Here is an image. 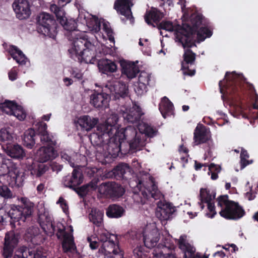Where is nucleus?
I'll return each instance as SVG.
<instances>
[{"mask_svg": "<svg viewBox=\"0 0 258 258\" xmlns=\"http://www.w3.org/2000/svg\"><path fill=\"white\" fill-rule=\"evenodd\" d=\"M108 174L109 177L116 180H127L131 175V168L127 164L121 163L115 166Z\"/></svg>", "mask_w": 258, "mask_h": 258, "instance_id": "20", "label": "nucleus"}, {"mask_svg": "<svg viewBox=\"0 0 258 258\" xmlns=\"http://www.w3.org/2000/svg\"><path fill=\"white\" fill-rule=\"evenodd\" d=\"M8 52L16 61L17 63L21 65L25 64L27 57L23 52L20 50L17 46L11 45L8 49Z\"/></svg>", "mask_w": 258, "mask_h": 258, "instance_id": "33", "label": "nucleus"}, {"mask_svg": "<svg viewBox=\"0 0 258 258\" xmlns=\"http://www.w3.org/2000/svg\"><path fill=\"white\" fill-rule=\"evenodd\" d=\"M116 240L112 238L109 242L102 243L99 251L104 255L112 254L116 256V258L123 257V252L120 249L118 244L116 243Z\"/></svg>", "mask_w": 258, "mask_h": 258, "instance_id": "19", "label": "nucleus"}, {"mask_svg": "<svg viewBox=\"0 0 258 258\" xmlns=\"http://www.w3.org/2000/svg\"><path fill=\"white\" fill-rule=\"evenodd\" d=\"M55 232L58 239L62 240V247L64 252L67 253L69 256L71 254H77L73 234L66 231V227L62 223H57Z\"/></svg>", "mask_w": 258, "mask_h": 258, "instance_id": "11", "label": "nucleus"}, {"mask_svg": "<svg viewBox=\"0 0 258 258\" xmlns=\"http://www.w3.org/2000/svg\"><path fill=\"white\" fill-rule=\"evenodd\" d=\"M249 158V155L246 150L242 149L240 153V164L242 168H244L249 164V161L247 160Z\"/></svg>", "mask_w": 258, "mask_h": 258, "instance_id": "49", "label": "nucleus"}, {"mask_svg": "<svg viewBox=\"0 0 258 258\" xmlns=\"http://www.w3.org/2000/svg\"><path fill=\"white\" fill-rule=\"evenodd\" d=\"M177 244L183 253L184 258H203L200 253L195 254L196 248L186 241V236L181 235Z\"/></svg>", "mask_w": 258, "mask_h": 258, "instance_id": "18", "label": "nucleus"}, {"mask_svg": "<svg viewBox=\"0 0 258 258\" xmlns=\"http://www.w3.org/2000/svg\"><path fill=\"white\" fill-rule=\"evenodd\" d=\"M19 235L14 231L5 234L1 253L4 258H12L19 243Z\"/></svg>", "mask_w": 258, "mask_h": 258, "instance_id": "13", "label": "nucleus"}, {"mask_svg": "<svg viewBox=\"0 0 258 258\" xmlns=\"http://www.w3.org/2000/svg\"><path fill=\"white\" fill-rule=\"evenodd\" d=\"M109 90L111 96L103 91H95L90 96V104L98 109H105L109 106L110 98L114 100L124 99L128 95V86L122 82H115L110 85Z\"/></svg>", "mask_w": 258, "mask_h": 258, "instance_id": "5", "label": "nucleus"}, {"mask_svg": "<svg viewBox=\"0 0 258 258\" xmlns=\"http://www.w3.org/2000/svg\"><path fill=\"white\" fill-rule=\"evenodd\" d=\"M118 118L116 115L107 118L103 123L97 126V133L94 136H98L103 141L102 137H108L109 141L106 146L107 155L111 158H115L121 155H125L130 150L137 149L144 144L140 134L133 126H128L120 130L117 128L116 124Z\"/></svg>", "mask_w": 258, "mask_h": 258, "instance_id": "1", "label": "nucleus"}, {"mask_svg": "<svg viewBox=\"0 0 258 258\" xmlns=\"http://www.w3.org/2000/svg\"><path fill=\"white\" fill-rule=\"evenodd\" d=\"M61 157L62 159L67 161L71 167L73 168L76 167L75 166L74 160L67 153L65 152H61Z\"/></svg>", "mask_w": 258, "mask_h": 258, "instance_id": "54", "label": "nucleus"}, {"mask_svg": "<svg viewBox=\"0 0 258 258\" xmlns=\"http://www.w3.org/2000/svg\"><path fill=\"white\" fill-rule=\"evenodd\" d=\"M56 203L60 205V206L64 213L67 214L69 212V206L66 200L64 198L61 197H59Z\"/></svg>", "mask_w": 258, "mask_h": 258, "instance_id": "53", "label": "nucleus"}, {"mask_svg": "<svg viewBox=\"0 0 258 258\" xmlns=\"http://www.w3.org/2000/svg\"><path fill=\"white\" fill-rule=\"evenodd\" d=\"M13 196L12 191L7 186H0V209H4L3 207L5 205V200L12 198Z\"/></svg>", "mask_w": 258, "mask_h": 258, "instance_id": "41", "label": "nucleus"}, {"mask_svg": "<svg viewBox=\"0 0 258 258\" xmlns=\"http://www.w3.org/2000/svg\"><path fill=\"white\" fill-rule=\"evenodd\" d=\"M207 203L208 204V209L209 212L211 213V214L207 213V215L209 217L212 218L216 214L214 204L213 203H212L211 202H207Z\"/></svg>", "mask_w": 258, "mask_h": 258, "instance_id": "55", "label": "nucleus"}, {"mask_svg": "<svg viewBox=\"0 0 258 258\" xmlns=\"http://www.w3.org/2000/svg\"><path fill=\"white\" fill-rule=\"evenodd\" d=\"M87 240L88 242L89 243V245L90 248L92 249H97L100 245V243L97 242L96 240H92L91 238L88 237Z\"/></svg>", "mask_w": 258, "mask_h": 258, "instance_id": "57", "label": "nucleus"}, {"mask_svg": "<svg viewBox=\"0 0 258 258\" xmlns=\"http://www.w3.org/2000/svg\"><path fill=\"white\" fill-rule=\"evenodd\" d=\"M97 66L100 73L107 76H110L117 71V66L116 62L108 59L98 60Z\"/></svg>", "mask_w": 258, "mask_h": 258, "instance_id": "25", "label": "nucleus"}, {"mask_svg": "<svg viewBox=\"0 0 258 258\" xmlns=\"http://www.w3.org/2000/svg\"><path fill=\"white\" fill-rule=\"evenodd\" d=\"M12 134L8 128H2L0 130V144H3L4 147L11 144L13 141Z\"/></svg>", "mask_w": 258, "mask_h": 258, "instance_id": "40", "label": "nucleus"}, {"mask_svg": "<svg viewBox=\"0 0 258 258\" xmlns=\"http://www.w3.org/2000/svg\"><path fill=\"white\" fill-rule=\"evenodd\" d=\"M47 169L48 167L47 166L43 164H39L34 170V174H35L37 177H40L44 174Z\"/></svg>", "mask_w": 258, "mask_h": 258, "instance_id": "51", "label": "nucleus"}, {"mask_svg": "<svg viewBox=\"0 0 258 258\" xmlns=\"http://www.w3.org/2000/svg\"><path fill=\"white\" fill-rule=\"evenodd\" d=\"M20 120H24L26 117V113L23 108L18 105V107L13 112L12 114Z\"/></svg>", "mask_w": 258, "mask_h": 258, "instance_id": "47", "label": "nucleus"}, {"mask_svg": "<svg viewBox=\"0 0 258 258\" xmlns=\"http://www.w3.org/2000/svg\"><path fill=\"white\" fill-rule=\"evenodd\" d=\"M124 212V209L121 206L112 204L107 208L106 213L109 218H118L123 216Z\"/></svg>", "mask_w": 258, "mask_h": 258, "instance_id": "37", "label": "nucleus"}, {"mask_svg": "<svg viewBox=\"0 0 258 258\" xmlns=\"http://www.w3.org/2000/svg\"><path fill=\"white\" fill-rule=\"evenodd\" d=\"M73 47L69 50L71 57L79 62L94 64L98 60L95 55V47L88 35H78Z\"/></svg>", "mask_w": 258, "mask_h": 258, "instance_id": "4", "label": "nucleus"}, {"mask_svg": "<svg viewBox=\"0 0 258 258\" xmlns=\"http://www.w3.org/2000/svg\"><path fill=\"white\" fill-rule=\"evenodd\" d=\"M151 189H150L149 190V191L150 192L151 197L154 199H156V194L158 192V187L154 183H152Z\"/></svg>", "mask_w": 258, "mask_h": 258, "instance_id": "58", "label": "nucleus"}, {"mask_svg": "<svg viewBox=\"0 0 258 258\" xmlns=\"http://www.w3.org/2000/svg\"><path fill=\"white\" fill-rule=\"evenodd\" d=\"M18 205H12L11 209L7 214L5 209H0V224L5 217L8 216L14 222H18L19 225L30 220L34 210V204L27 198H21Z\"/></svg>", "mask_w": 258, "mask_h": 258, "instance_id": "6", "label": "nucleus"}, {"mask_svg": "<svg viewBox=\"0 0 258 258\" xmlns=\"http://www.w3.org/2000/svg\"><path fill=\"white\" fill-rule=\"evenodd\" d=\"M98 121L97 118L83 115L78 119V123L82 130L88 132L94 128L98 123Z\"/></svg>", "mask_w": 258, "mask_h": 258, "instance_id": "30", "label": "nucleus"}, {"mask_svg": "<svg viewBox=\"0 0 258 258\" xmlns=\"http://www.w3.org/2000/svg\"><path fill=\"white\" fill-rule=\"evenodd\" d=\"M12 7L16 18L18 19L26 20L30 16V5L27 0H15L12 4Z\"/></svg>", "mask_w": 258, "mask_h": 258, "instance_id": "16", "label": "nucleus"}, {"mask_svg": "<svg viewBox=\"0 0 258 258\" xmlns=\"http://www.w3.org/2000/svg\"><path fill=\"white\" fill-rule=\"evenodd\" d=\"M57 26L54 16L48 13H41L37 17V30L39 33L54 38Z\"/></svg>", "mask_w": 258, "mask_h": 258, "instance_id": "10", "label": "nucleus"}, {"mask_svg": "<svg viewBox=\"0 0 258 258\" xmlns=\"http://www.w3.org/2000/svg\"><path fill=\"white\" fill-rule=\"evenodd\" d=\"M138 128L141 135L145 134L146 136L149 138H153L157 135V130L154 126L150 124L142 121L138 125Z\"/></svg>", "mask_w": 258, "mask_h": 258, "instance_id": "34", "label": "nucleus"}, {"mask_svg": "<svg viewBox=\"0 0 258 258\" xmlns=\"http://www.w3.org/2000/svg\"><path fill=\"white\" fill-rule=\"evenodd\" d=\"M209 171L208 174H210V172H218L220 173L221 171V167L220 165L215 164L214 163H211L208 165Z\"/></svg>", "mask_w": 258, "mask_h": 258, "instance_id": "56", "label": "nucleus"}, {"mask_svg": "<svg viewBox=\"0 0 258 258\" xmlns=\"http://www.w3.org/2000/svg\"><path fill=\"white\" fill-rule=\"evenodd\" d=\"M173 104L166 96L163 97L159 105V109L162 116L166 118L173 114Z\"/></svg>", "mask_w": 258, "mask_h": 258, "instance_id": "31", "label": "nucleus"}, {"mask_svg": "<svg viewBox=\"0 0 258 258\" xmlns=\"http://www.w3.org/2000/svg\"><path fill=\"white\" fill-rule=\"evenodd\" d=\"M7 154L11 158L17 159H22L25 153L22 147L17 144H12V143L4 147Z\"/></svg>", "mask_w": 258, "mask_h": 258, "instance_id": "28", "label": "nucleus"}, {"mask_svg": "<svg viewBox=\"0 0 258 258\" xmlns=\"http://www.w3.org/2000/svg\"><path fill=\"white\" fill-rule=\"evenodd\" d=\"M50 10L51 12L55 14L56 17L57 19L61 20V23L62 22L64 21V19L62 18L63 12L61 10V8L58 7L55 4H52L50 7Z\"/></svg>", "mask_w": 258, "mask_h": 258, "instance_id": "48", "label": "nucleus"}, {"mask_svg": "<svg viewBox=\"0 0 258 258\" xmlns=\"http://www.w3.org/2000/svg\"><path fill=\"white\" fill-rule=\"evenodd\" d=\"M47 127L46 123L40 122L38 123L37 131L41 141L47 144L46 147H41L37 152L38 160L42 163L53 160L57 156V151L54 149L56 142L54 140L53 137L48 134Z\"/></svg>", "mask_w": 258, "mask_h": 258, "instance_id": "8", "label": "nucleus"}, {"mask_svg": "<svg viewBox=\"0 0 258 258\" xmlns=\"http://www.w3.org/2000/svg\"><path fill=\"white\" fill-rule=\"evenodd\" d=\"M98 179H93L89 183L87 184L91 190H95L97 187Z\"/></svg>", "mask_w": 258, "mask_h": 258, "instance_id": "59", "label": "nucleus"}, {"mask_svg": "<svg viewBox=\"0 0 258 258\" xmlns=\"http://www.w3.org/2000/svg\"><path fill=\"white\" fill-rule=\"evenodd\" d=\"M173 212L174 209L169 204H163L162 206L158 204L156 215L157 216H160L161 220H167Z\"/></svg>", "mask_w": 258, "mask_h": 258, "instance_id": "38", "label": "nucleus"}, {"mask_svg": "<svg viewBox=\"0 0 258 258\" xmlns=\"http://www.w3.org/2000/svg\"><path fill=\"white\" fill-rule=\"evenodd\" d=\"M87 26L95 33L98 32L101 28V22L98 17L95 16H92V17L88 20H86Z\"/></svg>", "mask_w": 258, "mask_h": 258, "instance_id": "45", "label": "nucleus"}, {"mask_svg": "<svg viewBox=\"0 0 258 258\" xmlns=\"http://www.w3.org/2000/svg\"><path fill=\"white\" fill-rule=\"evenodd\" d=\"M151 78V75L145 71H142L140 73L138 85L135 88V91L138 95H142L147 91V86L150 85Z\"/></svg>", "mask_w": 258, "mask_h": 258, "instance_id": "24", "label": "nucleus"}, {"mask_svg": "<svg viewBox=\"0 0 258 258\" xmlns=\"http://www.w3.org/2000/svg\"><path fill=\"white\" fill-rule=\"evenodd\" d=\"M105 192L111 198H119L123 196L125 192L124 188L120 184L115 182L105 183Z\"/></svg>", "mask_w": 258, "mask_h": 258, "instance_id": "27", "label": "nucleus"}, {"mask_svg": "<svg viewBox=\"0 0 258 258\" xmlns=\"http://www.w3.org/2000/svg\"><path fill=\"white\" fill-rule=\"evenodd\" d=\"M90 189L89 188L88 185L86 184L82 185L81 187H76L75 189H74L78 195L81 198L85 197L89 191Z\"/></svg>", "mask_w": 258, "mask_h": 258, "instance_id": "50", "label": "nucleus"}, {"mask_svg": "<svg viewBox=\"0 0 258 258\" xmlns=\"http://www.w3.org/2000/svg\"><path fill=\"white\" fill-rule=\"evenodd\" d=\"M18 107V104L15 101L6 100L0 104V108L3 112L8 114H12L13 112Z\"/></svg>", "mask_w": 258, "mask_h": 258, "instance_id": "43", "label": "nucleus"}, {"mask_svg": "<svg viewBox=\"0 0 258 258\" xmlns=\"http://www.w3.org/2000/svg\"><path fill=\"white\" fill-rule=\"evenodd\" d=\"M194 141L195 145L203 144V148L205 150V159L213 157L212 149L213 143L207 135L206 130L203 127L197 126L194 131Z\"/></svg>", "mask_w": 258, "mask_h": 258, "instance_id": "12", "label": "nucleus"}, {"mask_svg": "<svg viewBox=\"0 0 258 258\" xmlns=\"http://www.w3.org/2000/svg\"><path fill=\"white\" fill-rule=\"evenodd\" d=\"M84 179L83 174L79 166L74 167L71 174L64 176L62 179V184L64 187L73 190L81 185Z\"/></svg>", "mask_w": 258, "mask_h": 258, "instance_id": "14", "label": "nucleus"}, {"mask_svg": "<svg viewBox=\"0 0 258 258\" xmlns=\"http://www.w3.org/2000/svg\"><path fill=\"white\" fill-rule=\"evenodd\" d=\"M191 15H198L201 17V24L194 29L196 42L200 43L204 41L206 38H210L213 34V31L207 26L203 15L200 14H194Z\"/></svg>", "mask_w": 258, "mask_h": 258, "instance_id": "17", "label": "nucleus"}, {"mask_svg": "<svg viewBox=\"0 0 258 258\" xmlns=\"http://www.w3.org/2000/svg\"><path fill=\"white\" fill-rule=\"evenodd\" d=\"M163 13L156 8H152L151 10L146 12L145 15V21L148 25L156 27L159 30H165L169 32H175V38L177 41V34L180 32L187 35L189 33L195 31L194 29L201 24V17L198 15H191L189 21L183 24L182 26L179 25H174L172 22L163 21L158 23L164 17Z\"/></svg>", "mask_w": 258, "mask_h": 258, "instance_id": "2", "label": "nucleus"}, {"mask_svg": "<svg viewBox=\"0 0 258 258\" xmlns=\"http://www.w3.org/2000/svg\"><path fill=\"white\" fill-rule=\"evenodd\" d=\"M97 238L102 243H104L105 242H109V240L112 238L115 240L117 239V237L115 235L111 234L106 230L98 233Z\"/></svg>", "mask_w": 258, "mask_h": 258, "instance_id": "46", "label": "nucleus"}, {"mask_svg": "<svg viewBox=\"0 0 258 258\" xmlns=\"http://www.w3.org/2000/svg\"><path fill=\"white\" fill-rule=\"evenodd\" d=\"M215 193H214V194L212 195V194L210 192V190H208L206 188H201L200 193L201 201L200 205L201 206V208L202 209L204 207L203 203L211 202L212 200L215 198Z\"/></svg>", "mask_w": 258, "mask_h": 258, "instance_id": "42", "label": "nucleus"}, {"mask_svg": "<svg viewBox=\"0 0 258 258\" xmlns=\"http://www.w3.org/2000/svg\"><path fill=\"white\" fill-rule=\"evenodd\" d=\"M36 132L32 128L26 130L23 138V145L28 149H32L35 144Z\"/></svg>", "mask_w": 258, "mask_h": 258, "instance_id": "35", "label": "nucleus"}, {"mask_svg": "<svg viewBox=\"0 0 258 258\" xmlns=\"http://www.w3.org/2000/svg\"><path fill=\"white\" fill-rule=\"evenodd\" d=\"M17 72L15 70H12L9 73V79L11 81H14L17 79Z\"/></svg>", "mask_w": 258, "mask_h": 258, "instance_id": "62", "label": "nucleus"}, {"mask_svg": "<svg viewBox=\"0 0 258 258\" xmlns=\"http://www.w3.org/2000/svg\"><path fill=\"white\" fill-rule=\"evenodd\" d=\"M143 237L144 244L149 248L155 247L159 240L158 234L154 231L150 232L148 234L144 233Z\"/></svg>", "mask_w": 258, "mask_h": 258, "instance_id": "36", "label": "nucleus"}, {"mask_svg": "<svg viewBox=\"0 0 258 258\" xmlns=\"http://www.w3.org/2000/svg\"><path fill=\"white\" fill-rule=\"evenodd\" d=\"M177 41L180 43L184 49L183 61L181 62V70L185 75L192 76L195 74V69H189V67L195 64L196 54L190 48L196 47V39L194 31L190 32L187 35L178 32L177 34Z\"/></svg>", "mask_w": 258, "mask_h": 258, "instance_id": "7", "label": "nucleus"}, {"mask_svg": "<svg viewBox=\"0 0 258 258\" xmlns=\"http://www.w3.org/2000/svg\"><path fill=\"white\" fill-rule=\"evenodd\" d=\"M71 74L74 78H76L78 80H81L83 79V74L79 70H73Z\"/></svg>", "mask_w": 258, "mask_h": 258, "instance_id": "61", "label": "nucleus"}, {"mask_svg": "<svg viewBox=\"0 0 258 258\" xmlns=\"http://www.w3.org/2000/svg\"><path fill=\"white\" fill-rule=\"evenodd\" d=\"M43 256V252L39 248L35 250L25 247L20 254H15L14 258H41Z\"/></svg>", "mask_w": 258, "mask_h": 258, "instance_id": "32", "label": "nucleus"}, {"mask_svg": "<svg viewBox=\"0 0 258 258\" xmlns=\"http://www.w3.org/2000/svg\"><path fill=\"white\" fill-rule=\"evenodd\" d=\"M103 217V213L96 209H92L89 215L90 221L97 227L101 225Z\"/></svg>", "mask_w": 258, "mask_h": 258, "instance_id": "39", "label": "nucleus"}, {"mask_svg": "<svg viewBox=\"0 0 258 258\" xmlns=\"http://www.w3.org/2000/svg\"><path fill=\"white\" fill-rule=\"evenodd\" d=\"M225 78L224 85L223 84L222 81L219 82L220 93L223 94L225 89V93L232 103L242 109V101L244 99L245 89L248 90L252 94L255 93L256 90L254 86L249 83L245 84L236 74L226 72Z\"/></svg>", "mask_w": 258, "mask_h": 258, "instance_id": "3", "label": "nucleus"}, {"mask_svg": "<svg viewBox=\"0 0 258 258\" xmlns=\"http://www.w3.org/2000/svg\"><path fill=\"white\" fill-rule=\"evenodd\" d=\"M254 95V103L253 104V108L255 109H258V95L255 93L253 94Z\"/></svg>", "mask_w": 258, "mask_h": 258, "instance_id": "64", "label": "nucleus"}, {"mask_svg": "<svg viewBox=\"0 0 258 258\" xmlns=\"http://www.w3.org/2000/svg\"><path fill=\"white\" fill-rule=\"evenodd\" d=\"M103 29L107 34L109 41L110 42H114L113 32L111 28L110 27L109 24L106 23H104L103 24Z\"/></svg>", "mask_w": 258, "mask_h": 258, "instance_id": "52", "label": "nucleus"}, {"mask_svg": "<svg viewBox=\"0 0 258 258\" xmlns=\"http://www.w3.org/2000/svg\"><path fill=\"white\" fill-rule=\"evenodd\" d=\"M134 0H115L114 3L113 8L117 13L124 16L127 20L130 21L131 24L135 23V18L133 16L131 10L134 5Z\"/></svg>", "mask_w": 258, "mask_h": 258, "instance_id": "15", "label": "nucleus"}, {"mask_svg": "<svg viewBox=\"0 0 258 258\" xmlns=\"http://www.w3.org/2000/svg\"><path fill=\"white\" fill-rule=\"evenodd\" d=\"M120 64L122 75H125L129 79L136 77L139 73V68L134 62H129L122 60L120 61Z\"/></svg>", "mask_w": 258, "mask_h": 258, "instance_id": "26", "label": "nucleus"}, {"mask_svg": "<svg viewBox=\"0 0 258 258\" xmlns=\"http://www.w3.org/2000/svg\"><path fill=\"white\" fill-rule=\"evenodd\" d=\"M141 107L136 103L126 112H124L123 116L127 122L131 123H139L142 116L144 115Z\"/></svg>", "mask_w": 258, "mask_h": 258, "instance_id": "22", "label": "nucleus"}, {"mask_svg": "<svg viewBox=\"0 0 258 258\" xmlns=\"http://www.w3.org/2000/svg\"><path fill=\"white\" fill-rule=\"evenodd\" d=\"M217 206L221 208L220 215L227 220H238L245 214L243 208L237 202L228 199V196L222 195L218 197Z\"/></svg>", "mask_w": 258, "mask_h": 258, "instance_id": "9", "label": "nucleus"}, {"mask_svg": "<svg viewBox=\"0 0 258 258\" xmlns=\"http://www.w3.org/2000/svg\"><path fill=\"white\" fill-rule=\"evenodd\" d=\"M98 179H93L89 183L87 184L91 190H95L97 187Z\"/></svg>", "mask_w": 258, "mask_h": 258, "instance_id": "60", "label": "nucleus"}, {"mask_svg": "<svg viewBox=\"0 0 258 258\" xmlns=\"http://www.w3.org/2000/svg\"><path fill=\"white\" fill-rule=\"evenodd\" d=\"M9 176L11 178L12 182H14L17 186L20 187L23 185L25 178L24 173L20 172L17 167L13 171V176Z\"/></svg>", "mask_w": 258, "mask_h": 258, "instance_id": "44", "label": "nucleus"}, {"mask_svg": "<svg viewBox=\"0 0 258 258\" xmlns=\"http://www.w3.org/2000/svg\"><path fill=\"white\" fill-rule=\"evenodd\" d=\"M39 223L46 234L53 235L55 232V225L48 214L44 213L39 216Z\"/></svg>", "mask_w": 258, "mask_h": 258, "instance_id": "23", "label": "nucleus"}, {"mask_svg": "<svg viewBox=\"0 0 258 258\" xmlns=\"http://www.w3.org/2000/svg\"><path fill=\"white\" fill-rule=\"evenodd\" d=\"M63 21H64V23H61V24L63 28L67 31L65 35L67 36L68 40L72 42L73 45L75 41L77 40L76 38L79 37L78 35H87L77 29V24L75 20L66 19Z\"/></svg>", "mask_w": 258, "mask_h": 258, "instance_id": "21", "label": "nucleus"}, {"mask_svg": "<svg viewBox=\"0 0 258 258\" xmlns=\"http://www.w3.org/2000/svg\"><path fill=\"white\" fill-rule=\"evenodd\" d=\"M17 167L11 159L4 158L0 155V176L8 174V176H13V171Z\"/></svg>", "mask_w": 258, "mask_h": 258, "instance_id": "29", "label": "nucleus"}, {"mask_svg": "<svg viewBox=\"0 0 258 258\" xmlns=\"http://www.w3.org/2000/svg\"><path fill=\"white\" fill-rule=\"evenodd\" d=\"M208 164H202L198 162L197 161H195V168L196 170H200L202 168V167H207Z\"/></svg>", "mask_w": 258, "mask_h": 258, "instance_id": "63", "label": "nucleus"}]
</instances>
